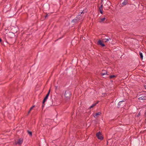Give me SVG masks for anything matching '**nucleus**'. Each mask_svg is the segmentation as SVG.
Returning a JSON list of instances; mask_svg holds the SVG:
<instances>
[{
  "mask_svg": "<svg viewBox=\"0 0 146 146\" xmlns=\"http://www.w3.org/2000/svg\"><path fill=\"white\" fill-rule=\"evenodd\" d=\"M55 102V100H53L51 98L49 99L47 101L46 105L48 107H49L51 106H56V105Z\"/></svg>",
  "mask_w": 146,
  "mask_h": 146,
  "instance_id": "f257e3e1",
  "label": "nucleus"
},
{
  "mask_svg": "<svg viewBox=\"0 0 146 146\" xmlns=\"http://www.w3.org/2000/svg\"><path fill=\"white\" fill-rule=\"evenodd\" d=\"M137 97H138L139 100H141V101L142 100H146V94L145 93H140L137 96Z\"/></svg>",
  "mask_w": 146,
  "mask_h": 146,
  "instance_id": "f03ea898",
  "label": "nucleus"
},
{
  "mask_svg": "<svg viewBox=\"0 0 146 146\" xmlns=\"http://www.w3.org/2000/svg\"><path fill=\"white\" fill-rule=\"evenodd\" d=\"M126 100L124 99L123 100L120 101L118 104V105L119 106L118 108L123 107L126 104L125 102Z\"/></svg>",
  "mask_w": 146,
  "mask_h": 146,
  "instance_id": "7ed1b4c3",
  "label": "nucleus"
},
{
  "mask_svg": "<svg viewBox=\"0 0 146 146\" xmlns=\"http://www.w3.org/2000/svg\"><path fill=\"white\" fill-rule=\"evenodd\" d=\"M72 94L71 92L69 90H67L65 91L64 94L65 97L67 99H70Z\"/></svg>",
  "mask_w": 146,
  "mask_h": 146,
  "instance_id": "20e7f679",
  "label": "nucleus"
},
{
  "mask_svg": "<svg viewBox=\"0 0 146 146\" xmlns=\"http://www.w3.org/2000/svg\"><path fill=\"white\" fill-rule=\"evenodd\" d=\"M11 30L12 31L9 32L8 35V36L10 38H12L15 36V34L17 33V31L14 30L13 29H11Z\"/></svg>",
  "mask_w": 146,
  "mask_h": 146,
  "instance_id": "39448f33",
  "label": "nucleus"
},
{
  "mask_svg": "<svg viewBox=\"0 0 146 146\" xmlns=\"http://www.w3.org/2000/svg\"><path fill=\"white\" fill-rule=\"evenodd\" d=\"M49 95L47 94L44 97L42 102V108L43 109V108L44 107L45 105V103L46 102L47 100L48 99V97Z\"/></svg>",
  "mask_w": 146,
  "mask_h": 146,
  "instance_id": "423d86ee",
  "label": "nucleus"
},
{
  "mask_svg": "<svg viewBox=\"0 0 146 146\" xmlns=\"http://www.w3.org/2000/svg\"><path fill=\"white\" fill-rule=\"evenodd\" d=\"M96 136L98 139L101 140H103L104 139V137H103L100 131L96 133Z\"/></svg>",
  "mask_w": 146,
  "mask_h": 146,
  "instance_id": "0eeeda50",
  "label": "nucleus"
},
{
  "mask_svg": "<svg viewBox=\"0 0 146 146\" xmlns=\"http://www.w3.org/2000/svg\"><path fill=\"white\" fill-rule=\"evenodd\" d=\"M103 1L104 3V6L107 8H109L111 5L110 2L108 0H104Z\"/></svg>",
  "mask_w": 146,
  "mask_h": 146,
  "instance_id": "6e6552de",
  "label": "nucleus"
},
{
  "mask_svg": "<svg viewBox=\"0 0 146 146\" xmlns=\"http://www.w3.org/2000/svg\"><path fill=\"white\" fill-rule=\"evenodd\" d=\"M97 44L98 45L102 47H104L105 46V45L104 43V42L103 40H99L98 41Z\"/></svg>",
  "mask_w": 146,
  "mask_h": 146,
  "instance_id": "1a4fd4ad",
  "label": "nucleus"
},
{
  "mask_svg": "<svg viewBox=\"0 0 146 146\" xmlns=\"http://www.w3.org/2000/svg\"><path fill=\"white\" fill-rule=\"evenodd\" d=\"M103 2H104L103 1V0H101V3H100L101 6L99 8V9L100 13L102 14H103Z\"/></svg>",
  "mask_w": 146,
  "mask_h": 146,
  "instance_id": "9d476101",
  "label": "nucleus"
},
{
  "mask_svg": "<svg viewBox=\"0 0 146 146\" xmlns=\"http://www.w3.org/2000/svg\"><path fill=\"white\" fill-rule=\"evenodd\" d=\"M9 5H6L3 9V11L6 12L9 11L11 9Z\"/></svg>",
  "mask_w": 146,
  "mask_h": 146,
  "instance_id": "9b49d317",
  "label": "nucleus"
},
{
  "mask_svg": "<svg viewBox=\"0 0 146 146\" xmlns=\"http://www.w3.org/2000/svg\"><path fill=\"white\" fill-rule=\"evenodd\" d=\"M79 21V19L76 17L72 21L71 23L74 24L77 23H78Z\"/></svg>",
  "mask_w": 146,
  "mask_h": 146,
  "instance_id": "f8f14e48",
  "label": "nucleus"
},
{
  "mask_svg": "<svg viewBox=\"0 0 146 146\" xmlns=\"http://www.w3.org/2000/svg\"><path fill=\"white\" fill-rule=\"evenodd\" d=\"M102 76H104L103 78H106L108 77H109V74H107V72L106 73H101L100 74Z\"/></svg>",
  "mask_w": 146,
  "mask_h": 146,
  "instance_id": "ddd939ff",
  "label": "nucleus"
},
{
  "mask_svg": "<svg viewBox=\"0 0 146 146\" xmlns=\"http://www.w3.org/2000/svg\"><path fill=\"white\" fill-rule=\"evenodd\" d=\"M23 139L22 138H21L19 139L17 143V144H18L19 145H21L23 143Z\"/></svg>",
  "mask_w": 146,
  "mask_h": 146,
  "instance_id": "4468645a",
  "label": "nucleus"
},
{
  "mask_svg": "<svg viewBox=\"0 0 146 146\" xmlns=\"http://www.w3.org/2000/svg\"><path fill=\"white\" fill-rule=\"evenodd\" d=\"M80 13H78V15L76 17V18H78L79 20H81L83 18V15H81L80 14Z\"/></svg>",
  "mask_w": 146,
  "mask_h": 146,
  "instance_id": "2eb2a0df",
  "label": "nucleus"
},
{
  "mask_svg": "<svg viewBox=\"0 0 146 146\" xmlns=\"http://www.w3.org/2000/svg\"><path fill=\"white\" fill-rule=\"evenodd\" d=\"M102 114L101 112H98L97 113H96L95 115H93L94 117L95 118H97L98 117V115H100Z\"/></svg>",
  "mask_w": 146,
  "mask_h": 146,
  "instance_id": "dca6fc26",
  "label": "nucleus"
},
{
  "mask_svg": "<svg viewBox=\"0 0 146 146\" xmlns=\"http://www.w3.org/2000/svg\"><path fill=\"white\" fill-rule=\"evenodd\" d=\"M99 102L98 101V102H96L95 103L93 104L91 106H90L89 108V109H91L92 108H93L95 106L96 104H98Z\"/></svg>",
  "mask_w": 146,
  "mask_h": 146,
  "instance_id": "f3484780",
  "label": "nucleus"
},
{
  "mask_svg": "<svg viewBox=\"0 0 146 146\" xmlns=\"http://www.w3.org/2000/svg\"><path fill=\"white\" fill-rule=\"evenodd\" d=\"M106 18L105 17H104L102 18H101L99 19V22L100 23H102L106 19Z\"/></svg>",
  "mask_w": 146,
  "mask_h": 146,
  "instance_id": "a211bd4d",
  "label": "nucleus"
},
{
  "mask_svg": "<svg viewBox=\"0 0 146 146\" xmlns=\"http://www.w3.org/2000/svg\"><path fill=\"white\" fill-rule=\"evenodd\" d=\"M128 3V0H124V1L122 3V4L123 5H125L127 4Z\"/></svg>",
  "mask_w": 146,
  "mask_h": 146,
  "instance_id": "6ab92c4d",
  "label": "nucleus"
},
{
  "mask_svg": "<svg viewBox=\"0 0 146 146\" xmlns=\"http://www.w3.org/2000/svg\"><path fill=\"white\" fill-rule=\"evenodd\" d=\"M116 77H117V75H112L110 76H109V77L110 78V79H111L113 78H116Z\"/></svg>",
  "mask_w": 146,
  "mask_h": 146,
  "instance_id": "aec40b11",
  "label": "nucleus"
},
{
  "mask_svg": "<svg viewBox=\"0 0 146 146\" xmlns=\"http://www.w3.org/2000/svg\"><path fill=\"white\" fill-rule=\"evenodd\" d=\"M28 134L31 136H32V133L31 131H30L29 130L27 131Z\"/></svg>",
  "mask_w": 146,
  "mask_h": 146,
  "instance_id": "412c9836",
  "label": "nucleus"
},
{
  "mask_svg": "<svg viewBox=\"0 0 146 146\" xmlns=\"http://www.w3.org/2000/svg\"><path fill=\"white\" fill-rule=\"evenodd\" d=\"M139 54L140 55L141 59L142 60L143 59V55L142 53L140 52H139Z\"/></svg>",
  "mask_w": 146,
  "mask_h": 146,
  "instance_id": "4be33fe9",
  "label": "nucleus"
},
{
  "mask_svg": "<svg viewBox=\"0 0 146 146\" xmlns=\"http://www.w3.org/2000/svg\"><path fill=\"white\" fill-rule=\"evenodd\" d=\"M110 39L111 40V38H107V39L105 38V39H104V40H106L105 41V42H108V41H109V40Z\"/></svg>",
  "mask_w": 146,
  "mask_h": 146,
  "instance_id": "5701e85b",
  "label": "nucleus"
},
{
  "mask_svg": "<svg viewBox=\"0 0 146 146\" xmlns=\"http://www.w3.org/2000/svg\"><path fill=\"white\" fill-rule=\"evenodd\" d=\"M84 13H86L88 12V9L87 8H86L83 10V11Z\"/></svg>",
  "mask_w": 146,
  "mask_h": 146,
  "instance_id": "b1692460",
  "label": "nucleus"
},
{
  "mask_svg": "<svg viewBox=\"0 0 146 146\" xmlns=\"http://www.w3.org/2000/svg\"><path fill=\"white\" fill-rule=\"evenodd\" d=\"M0 42H1L2 44H3V42L2 41V40L1 38H0Z\"/></svg>",
  "mask_w": 146,
  "mask_h": 146,
  "instance_id": "393cba45",
  "label": "nucleus"
},
{
  "mask_svg": "<svg viewBox=\"0 0 146 146\" xmlns=\"http://www.w3.org/2000/svg\"><path fill=\"white\" fill-rule=\"evenodd\" d=\"M35 107V105H33V106L32 107H31L30 109V110H31L33 109V108Z\"/></svg>",
  "mask_w": 146,
  "mask_h": 146,
  "instance_id": "a878e982",
  "label": "nucleus"
},
{
  "mask_svg": "<svg viewBox=\"0 0 146 146\" xmlns=\"http://www.w3.org/2000/svg\"><path fill=\"white\" fill-rule=\"evenodd\" d=\"M80 13V14L81 15H83L85 13H84V12L83 11H82Z\"/></svg>",
  "mask_w": 146,
  "mask_h": 146,
  "instance_id": "bb28decb",
  "label": "nucleus"
},
{
  "mask_svg": "<svg viewBox=\"0 0 146 146\" xmlns=\"http://www.w3.org/2000/svg\"><path fill=\"white\" fill-rule=\"evenodd\" d=\"M140 112H139V113L137 114V115H136L137 116V117H138L139 116H140Z\"/></svg>",
  "mask_w": 146,
  "mask_h": 146,
  "instance_id": "cd10ccee",
  "label": "nucleus"
},
{
  "mask_svg": "<svg viewBox=\"0 0 146 146\" xmlns=\"http://www.w3.org/2000/svg\"><path fill=\"white\" fill-rule=\"evenodd\" d=\"M50 89L49 90L48 92V93H47V94H48V95H49L50 94Z\"/></svg>",
  "mask_w": 146,
  "mask_h": 146,
  "instance_id": "c85d7f7f",
  "label": "nucleus"
},
{
  "mask_svg": "<svg viewBox=\"0 0 146 146\" xmlns=\"http://www.w3.org/2000/svg\"><path fill=\"white\" fill-rule=\"evenodd\" d=\"M55 91H56L57 90L58 87L57 86H55Z\"/></svg>",
  "mask_w": 146,
  "mask_h": 146,
  "instance_id": "c756f323",
  "label": "nucleus"
},
{
  "mask_svg": "<svg viewBox=\"0 0 146 146\" xmlns=\"http://www.w3.org/2000/svg\"><path fill=\"white\" fill-rule=\"evenodd\" d=\"M48 16V15L46 14V15L45 16V18H46Z\"/></svg>",
  "mask_w": 146,
  "mask_h": 146,
  "instance_id": "7c9ffc66",
  "label": "nucleus"
},
{
  "mask_svg": "<svg viewBox=\"0 0 146 146\" xmlns=\"http://www.w3.org/2000/svg\"><path fill=\"white\" fill-rule=\"evenodd\" d=\"M31 111V110H29V111H28V114H27L28 115L30 113Z\"/></svg>",
  "mask_w": 146,
  "mask_h": 146,
  "instance_id": "2f4dec72",
  "label": "nucleus"
},
{
  "mask_svg": "<svg viewBox=\"0 0 146 146\" xmlns=\"http://www.w3.org/2000/svg\"><path fill=\"white\" fill-rule=\"evenodd\" d=\"M144 87L146 89V85H145L144 86Z\"/></svg>",
  "mask_w": 146,
  "mask_h": 146,
  "instance_id": "473e14b6",
  "label": "nucleus"
},
{
  "mask_svg": "<svg viewBox=\"0 0 146 146\" xmlns=\"http://www.w3.org/2000/svg\"><path fill=\"white\" fill-rule=\"evenodd\" d=\"M6 42L7 43H8V44H9V43L7 42V41L6 40Z\"/></svg>",
  "mask_w": 146,
  "mask_h": 146,
  "instance_id": "72a5a7b5",
  "label": "nucleus"
},
{
  "mask_svg": "<svg viewBox=\"0 0 146 146\" xmlns=\"http://www.w3.org/2000/svg\"><path fill=\"white\" fill-rule=\"evenodd\" d=\"M108 141H107V145L108 144Z\"/></svg>",
  "mask_w": 146,
  "mask_h": 146,
  "instance_id": "f704fd0d",
  "label": "nucleus"
},
{
  "mask_svg": "<svg viewBox=\"0 0 146 146\" xmlns=\"http://www.w3.org/2000/svg\"><path fill=\"white\" fill-rule=\"evenodd\" d=\"M1 25V22L0 21V26Z\"/></svg>",
  "mask_w": 146,
  "mask_h": 146,
  "instance_id": "c9c22d12",
  "label": "nucleus"
},
{
  "mask_svg": "<svg viewBox=\"0 0 146 146\" xmlns=\"http://www.w3.org/2000/svg\"><path fill=\"white\" fill-rule=\"evenodd\" d=\"M39 146H40V145H39Z\"/></svg>",
  "mask_w": 146,
  "mask_h": 146,
  "instance_id": "e433bc0d",
  "label": "nucleus"
}]
</instances>
